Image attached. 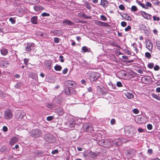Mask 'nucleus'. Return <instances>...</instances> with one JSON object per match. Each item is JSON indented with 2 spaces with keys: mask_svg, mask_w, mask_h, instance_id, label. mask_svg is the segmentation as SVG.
<instances>
[{
  "mask_svg": "<svg viewBox=\"0 0 160 160\" xmlns=\"http://www.w3.org/2000/svg\"><path fill=\"white\" fill-rule=\"evenodd\" d=\"M159 43L160 42L158 41V42H157L156 45L158 48L160 50V44Z\"/></svg>",
  "mask_w": 160,
  "mask_h": 160,
  "instance_id": "obj_60",
  "label": "nucleus"
},
{
  "mask_svg": "<svg viewBox=\"0 0 160 160\" xmlns=\"http://www.w3.org/2000/svg\"><path fill=\"white\" fill-rule=\"evenodd\" d=\"M9 20L11 22L12 24H14L15 23V20L13 18H9Z\"/></svg>",
  "mask_w": 160,
  "mask_h": 160,
  "instance_id": "obj_37",
  "label": "nucleus"
},
{
  "mask_svg": "<svg viewBox=\"0 0 160 160\" xmlns=\"http://www.w3.org/2000/svg\"><path fill=\"white\" fill-rule=\"evenodd\" d=\"M9 64V62L6 60H3L0 62V65L3 67H6Z\"/></svg>",
  "mask_w": 160,
  "mask_h": 160,
  "instance_id": "obj_13",
  "label": "nucleus"
},
{
  "mask_svg": "<svg viewBox=\"0 0 160 160\" xmlns=\"http://www.w3.org/2000/svg\"><path fill=\"white\" fill-rule=\"evenodd\" d=\"M58 153V151L57 149H55L52 152V154H57Z\"/></svg>",
  "mask_w": 160,
  "mask_h": 160,
  "instance_id": "obj_55",
  "label": "nucleus"
},
{
  "mask_svg": "<svg viewBox=\"0 0 160 160\" xmlns=\"http://www.w3.org/2000/svg\"><path fill=\"white\" fill-rule=\"evenodd\" d=\"M145 6H147L146 7L147 8V9L148 8V7H151L152 6L151 3L149 2H146V4L145 5Z\"/></svg>",
  "mask_w": 160,
  "mask_h": 160,
  "instance_id": "obj_38",
  "label": "nucleus"
},
{
  "mask_svg": "<svg viewBox=\"0 0 160 160\" xmlns=\"http://www.w3.org/2000/svg\"><path fill=\"white\" fill-rule=\"evenodd\" d=\"M59 58L61 59L60 60V61L61 62H63L64 61V60L63 59V56H59Z\"/></svg>",
  "mask_w": 160,
  "mask_h": 160,
  "instance_id": "obj_62",
  "label": "nucleus"
},
{
  "mask_svg": "<svg viewBox=\"0 0 160 160\" xmlns=\"http://www.w3.org/2000/svg\"><path fill=\"white\" fill-rule=\"evenodd\" d=\"M74 126V123L73 122L70 123L68 125V126L71 128L73 127Z\"/></svg>",
  "mask_w": 160,
  "mask_h": 160,
  "instance_id": "obj_57",
  "label": "nucleus"
},
{
  "mask_svg": "<svg viewBox=\"0 0 160 160\" xmlns=\"http://www.w3.org/2000/svg\"><path fill=\"white\" fill-rule=\"evenodd\" d=\"M141 14L142 16L145 18L147 20H151V15L145 12L142 11L141 12Z\"/></svg>",
  "mask_w": 160,
  "mask_h": 160,
  "instance_id": "obj_6",
  "label": "nucleus"
},
{
  "mask_svg": "<svg viewBox=\"0 0 160 160\" xmlns=\"http://www.w3.org/2000/svg\"><path fill=\"white\" fill-rule=\"evenodd\" d=\"M101 5L104 7H106L108 5V3L106 0H101Z\"/></svg>",
  "mask_w": 160,
  "mask_h": 160,
  "instance_id": "obj_22",
  "label": "nucleus"
},
{
  "mask_svg": "<svg viewBox=\"0 0 160 160\" xmlns=\"http://www.w3.org/2000/svg\"><path fill=\"white\" fill-rule=\"evenodd\" d=\"M48 108H50V109H52L53 108H55V107L53 106L52 104H49L47 105Z\"/></svg>",
  "mask_w": 160,
  "mask_h": 160,
  "instance_id": "obj_44",
  "label": "nucleus"
},
{
  "mask_svg": "<svg viewBox=\"0 0 160 160\" xmlns=\"http://www.w3.org/2000/svg\"><path fill=\"white\" fill-rule=\"evenodd\" d=\"M27 2L30 3L32 4H37L40 2V0H25Z\"/></svg>",
  "mask_w": 160,
  "mask_h": 160,
  "instance_id": "obj_23",
  "label": "nucleus"
},
{
  "mask_svg": "<svg viewBox=\"0 0 160 160\" xmlns=\"http://www.w3.org/2000/svg\"><path fill=\"white\" fill-rule=\"evenodd\" d=\"M13 116V114L11 111L8 109H7L4 112V118L7 119H11Z\"/></svg>",
  "mask_w": 160,
  "mask_h": 160,
  "instance_id": "obj_5",
  "label": "nucleus"
},
{
  "mask_svg": "<svg viewBox=\"0 0 160 160\" xmlns=\"http://www.w3.org/2000/svg\"><path fill=\"white\" fill-rule=\"evenodd\" d=\"M94 23L96 25L100 27H107L109 26V25L107 23L102 22L97 20H95Z\"/></svg>",
  "mask_w": 160,
  "mask_h": 160,
  "instance_id": "obj_7",
  "label": "nucleus"
},
{
  "mask_svg": "<svg viewBox=\"0 0 160 160\" xmlns=\"http://www.w3.org/2000/svg\"><path fill=\"white\" fill-rule=\"evenodd\" d=\"M25 113L22 110H18L15 112V116L17 119L19 120H22L25 115Z\"/></svg>",
  "mask_w": 160,
  "mask_h": 160,
  "instance_id": "obj_3",
  "label": "nucleus"
},
{
  "mask_svg": "<svg viewBox=\"0 0 160 160\" xmlns=\"http://www.w3.org/2000/svg\"><path fill=\"white\" fill-rule=\"evenodd\" d=\"M121 25L122 27H124L126 26L127 23L126 22L123 21L121 22Z\"/></svg>",
  "mask_w": 160,
  "mask_h": 160,
  "instance_id": "obj_53",
  "label": "nucleus"
},
{
  "mask_svg": "<svg viewBox=\"0 0 160 160\" xmlns=\"http://www.w3.org/2000/svg\"><path fill=\"white\" fill-rule=\"evenodd\" d=\"M52 64V62L51 61L47 60L44 62L45 67L48 69H51V66Z\"/></svg>",
  "mask_w": 160,
  "mask_h": 160,
  "instance_id": "obj_10",
  "label": "nucleus"
},
{
  "mask_svg": "<svg viewBox=\"0 0 160 160\" xmlns=\"http://www.w3.org/2000/svg\"><path fill=\"white\" fill-rule=\"evenodd\" d=\"M147 128L149 130H151L152 129V125L151 124H148L147 126Z\"/></svg>",
  "mask_w": 160,
  "mask_h": 160,
  "instance_id": "obj_49",
  "label": "nucleus"
},
{
  "mask_svg": "<svg viewBox=\"0 0 160 160\" xmlns=\"http://www.w3.org/2000/svg\"><path fill=\"white\" fill-rule=\"evenodd\" d=\"M133 113H135V114H138V113L139 112V111L137 108L134 109L133 110Z\"/></svg>",
  "mask_w": 160,
  "mask_h": 160,
  "instance_id": "obj_56",
  "label": "nucleus"
},
{
  "mask_svg": "<svg viewBox=\"0 0 160 160\" xmlns=\"http://www.w3.org/2000/svg\"><path fill=\"white\" fill-rule=\"evenodd\" d=\"M131 29V27L130 26H128L125 29V30L127 32L129 31Z\"/></svg>",
  "mask_w": 160,
  "mask_h": 160,
  "instance_id": "obj_51",
  "label": "nucleus"
},
{
  "mask_svg": "<svg viewBox=\"0 0 160 160\" xmlns=\"http://www.w3.org/2000/svg\"><path fill=\"white\" fill-rule=\"evenodd\" d=\"M138 4L141 6L142 8H144L145 9H147V8L146 7V6H145V4H143L140 2H138Z\"/></svg>",
  "mask_w": 160,
  "mask_h": 160,
  "instance_id": "obj_33",
  "label": "nucleus"
},
{
  "mask_svg": "<svg viewBox=\"0 0 160 160\" xmlns=\"http://www.w3.org/2000/svg\"><path fill=\"white\" fill-rule=\"evenodd\" d=\"M82 50L84 52H89L90 51V49L88 48L86 46H83L82 48Z\"/></svg>",
  "mask_w": 160,
  "mask_h": 160,
  "instance_id": "obj_26",
  "label": "nucleus"
},
{
  "mask_svg": "<svg viewBox=\"0 0 160 160\" xmlns=\"http://www.w3.org/2000/svg\"><path fill=\"white\" fill-rule=\"evenodd\" d=\"M75 84L74 82L71 81H67L65 82V84L68 88H73V85Z\"/></svg>",
  "mask_w": 160,
  "mask_h": 160,
  "instance_id": "obj_12",
  "label": "nucleus"
},
{
  "mask_svg": "<svg viewBox=\"0 0 160 160\" xmlns=\"http://www.w3.org/2000/svg\"><path fill=\"white\" fill-rule=\"evenodd\" d=\"M78 16L79 17L82 18L86 19L92 18L91 16H87L83 12L78 13Z\"/></svg>",
  "mask_w": 160,
  "mask_h": 160,
  "instance_id": "obj_14",
  "label": "nucleus"
},
{
  "mask_svg": "<svg viewBox=\"0 0 160 160\" xmlns=\"http://www.w3.org/2000/svg\"><path fill=\"white\" fill-rule=\"evenodd\" d=\"M146 47L150 51L152 50L153 44L150 41L148 40L147 42Z\"/></svg>",
  "mask_w": 160,
  "mask_h": 160,
  "instance_id": "obj_11",
  "label": "nucleus"
},
{
  "mask_svg": "<svg viewBox=\"0 0 160 160\" xmlns=\"http://www.w3.org/2000/svg\"><path fill=\"white\" fill-rule=\"evenodd\" d=\"M99 74L98 72H90L88 73L89 79L92 81L97 80L99 77Z\"/></svg>",
  "mask_w": 160,
  "mask_h": 160,
  "instance_id": "obj_4",
  "label": "nucleus"
},
{
  "mask_svg": "<svg viewBox=\"0 0 160 160\" xmlns=\"http://www.w3.org/2000/svg\"><path fill=\"white\" fill-rule=\"evenodd\" d=\"M154 66V64L152 63H150L148 65V67L150 68H152Z\"/></svg>",
  "mask_w": 160,
  "mask_h": 160,
  "instance_id": "obj_48",
  "label": "nucleus"
},
{
  "mask_svg": "<svg viewBox=\"0 0 160 160\" xmlns=\"http://www.w3.org/2000/svg\"><path fill=\"white\" fill-rule=\"evenodd\" d=\"M124 95L125 97L129 99L133 98L134 97L132 93L128 92L125 93Z\"/></svg>",
  "mask_w": 160,
  "mask_h": 160,
  "instance_id": "obj_21",
  "label": "nucleus"
},
{
  "mask_svg": "<svg viewBox=\"0 0 160 160\" xmlns=\"http://www.w3.org/2000/svg\"><path fill=\"white\" fill-rule=\"evenodd\" d=\"M137 72L139 73L142 74L143 73V71L142 69H140L138 70Z\"/></svg>",
  "mask_w": 160,
  "mask_h": 160,
  "instance_id": "obj_61",
  "label": "nucleus"
},
{
  "mask_svg": "<svg viewBox=\"0 0 160 160\" xmlns=\"http://www.w3.org/2000/svg\"><path fill=\"white\" fill-rule=\"evenodd\" d=\"M41 16L43 17L45 16H49L50 14L46 12H43L41 14Z\"/></svg>",
  "mask_w": 160,
  "mask_h": 160,
  "instance_id": "obj_41",
  "label": "nucleus"
},
{
  "mask_svg": "<svg viewBox=\"0 0 160 160\" xmlns=\"http://www.w3.org/2000/svg\"><path fill=\"white\" fill-rule=\"evenodd\" d=\"M137 8L135 6H132L131 7V10L133 12H136L137 10Z\"/></svg>",
  "mask_w": 160,
  "mask_h": 160,
  "instance_id": "obj_35",
  "label": "nucleus"
},
{
  "mask_svg": "<svg viewBox=\"0 0 160 160\" xmlns=\"http://www.w3.org/2000/svg\"><path fill=\"white\" fill-rule=\"evenodd\" d=\"M135 151L134 149H131L129 150L128 152L129 156H132L135 154Z\"/></svg>",
  "mask_w": 160,
  "mask_h": 160,
  "instance_id": "obj_25",
  "label": "nucleus"
},
{
  "mask_svg": "<svg viewBox=\"0 0 160 160\" xmlns=\"http://www.w3.org/2000/svg\"><path fill=\"white\" fill-rule=\"evenodd\" d=\"M152 96L153 98H155L157 100H160V97L159 96L154 93H152Z\"/></svg>",
  "mask_w": 160,
  "mask_h": 160,
  "instance_id": "obj_29",
  "label": "nucleus"
},
{
  "mask_svg": "<svg viewBox=\"0 0 160 160\" xmlns=\"http://www.w3.org/2000/svg\"><path fill=\"white\" fill-rule=\"evenodd\" d=\"M1 52L2 55L5 56L8 54V51L6 49H3L1 50Z\"/></svg>",
  "mask_w": 160,
  "mask_h": 160,
  "instance_id": "obj_27",
  "label": "nucleus"
},
{
  "mask_svg": "<svg viewBox=\"0 0 160 160\" xmlns=\"http://www.w3.org/2000/svg\"><path fill=\"white\" fill-rule=\"evenodd\" d=\"M85 6L88 9H90L91 8V7L90 4L88 3H86Z\"/></svg>",
  "mask_w": 160,
  "mask_h": 160,
  "instance_id": "obj_39",
  "label": "nucleus"
},
{
  "mask_svg": "<svg viewBox=\"0 0 160 160\" xmlns=\"http://www.w3.org/2000/svg\"><path fill=\"white\" fill-rule=\"evenodd\" d=\"M65 92L67 95H69L70 94V90L68 87L66 88L65 89Z\"/></svg>",
  "mask_w": 160,
  "mask_h": 160,
  "instance_id": "obj_30",
  "label": "nucleus"
},
{
  "mask_svg": "<svg viewBox=\"0 0 160 160\" xmlns=\"http://www.w3.org/2000/svg\"><path fill=\"white\" fill-rule=\"evenodd\" d=\"M83 129L86 131H91L93 128L92 126L88 124H85L83 126Z\"/></svg>",
  "mask_w": 160,
  "mask_h": 160,
  "instance_id": "obj_9",
  "label": "nucleus"
},
{
  "mask_svg": "<svg viewBox=\"0 0 160 160\" xmlns=\"http://www.w3.org/2000/svg\"><path fill=\"white\" fill-rule=\"evenodd\" d=\"M68 71V69L67 68H66L64 69L62 71V73L64 74H66Z\"/></svg>",
  "mask_w": 160,
  "mask_h": 160,
  "instance_id": "obj_58",
  "label": "nucleus"
},
{
  "mask_svg": "<svg viewBox=\"0 0 160 160\" xmlns=\"http://www.w3.org/2000/svg\"><path fill=\"white\" fill-rule=\"evenodd\" d=\"M54 69L57 71H60L62 68V67L60 65H56L54 67Z\"/></svg>",
  "mask_w": 160,
  "mask_h": 160,
  "instance_id": "obj_28",
  "label": "nucleus"
},
{
  "mask_svg": "<svg viewBox=\"0 0 160 160\" xmlns=\"http://www.w3.org/2000/svg\"><path fill=\"white\" fill-rule=\"evenodd\" d=\"M153 20L154 21H158L160 20V18L159 17H157L156 16H153Z\"/></svg>",
  "mask_w": 160,
  "mask_h": 160,
  "instance_id": "obj_40",
  "label": "nucleus"
},
{
  "mask_svg": "<svg viewBox=\"0 0 160 160\" xmlns=\"http://www.w3.org/2000/svg\"><path fill=\"white\" fill-rule=\"evenodd\" d=\"M53 118V116H49L47 117V120L48 121H50L52 120Z\"/></svg>",
  "mask_w": 160,
  "mask_h": 160,
  "instance_id": "obj_42",
  "label": "nucleus"
},
{
  "mask_svg": "<svg viewBox=\"0 0 160 160\" xmlns=\"http://www.w3.org/2000/svg\"><path fill=\"white\" fill-rule=\"evenodd\" d=\"M156 92H160V88L158 87L156 89Z\"/></svg>",
  "mask_w": 160,
  "mask_h": 160,
  "instance_id": "obj_64",
  "label": "nucleus"
},
{
  "mask_svg": "<svg viewBox=\"0 0 160 160\" xmlns=\"http://www.w3.org/2000/svg\"><path fill=\"white\" fill-rule=\"evenodd\" d=\"M34 44L32 43L28 44L26 47V50L27 52H30L31 50V47H34Z\"/></svg>",
  "mask_w": 160,
  "mask_h": 160,
  "instance_id": "obj_16",
  "label": "nucleus"
},
{
  "mask_svg": "<svg viewBox=\"0 0 160 160\" xmlns=\"http://www.w3.org/2000/svg\"><path fill=\"white\" fill-rule=\"evenodd\" d=\"M160 68H159V67L158 66V65H156V66H155L154 68V69L155 70V71H158V70H159V69Z\"/></svg>",
  "mask_w": 160,
  "mask_h": 160,
  "instance_id": "obj_54",
  "label": "nucleus"
},
{
  "mask_svg": "<svg viewBox=\"0 0 160 160\" xmlns=\"http://www.w3.org/2000/svg\"><path fill=\"white\" fill-rule=\"evenodd\" d=\"M53 138L51 135H48L46 137V139L47 141L49 143H52L53 141L52 139Z\"/></svg>",
  "mask_w": 160,
  "mask_h": 160,
  "instance_id": "obj_24",
  "label": "nucleus"
},
{
  "mask_svg": "<svg viewBox=\"0 0 160 160\" xmlns=\"http://www.w3.org/2000/svg\"><path fill=\"white\" fill-rule=\"evenodd\" d=\"M98 143L99 145L106 148L111 147L112 146L111 141L109 139H101L99 141Z\"/></svg>",
  "mask_w": 160,
  "mask_h": 160,
  "instance_id": "obj_2",
  "label": "nucleus"
},
{
  "mask_svg": "<svg viewBox=\"0 0 160 160\" xmlns=\"http://www.w3.org/2000/svg\"><path fill=\"white\" fill-rule=\"evenodd\" d=\"M55 112L60 116H63L64 113V110L59 108H57L55 109Z\"/></svg>",
  "mask_w": 160,
  "mask_h": 160,
  "instance_id": "obj_8",
  "label": "nucleus"
},
{
  "mask_svg": "<svg viewBox=\"0 0 160 160\" xmlns=\"http://www.w3.org/2000/svg\"><path fill=\"white\" fill-rule=\"evenodd\" d=\"M18 141V138L16 137L12 138L10 141L9 143L10 145H13L16 143Z\"/></svg>",
  "mask_w": 160,
  "mask_h": 160,
  "instance_id": "obj_18",
  "label": "nucleus"
},
{
  "mask_svg": "<svg viewBox=\"0 0 160 160\" xmlns=\"http://www.w3.org/2000/svg\"><path fill=\"white\" fill-rule=\"evenodd\" d=\"M117 86L119 87H120L122 86V84L120 82H118L116 83Z\"/></svg>",
  "mask_w": 160,
  "mask_h": 160,
  "instance_id": "obj_52",
  "label": "nucleus"
},
{
  "mask_svg": "<svg viewBox=\"0 0 160 160\" xmlns=\"http://www.w3.org/2000/svg\"><path fill=\"white\" fill-rule=\"evenodd\" d=\"M108 88L110 91H112L113 89H115L116 88L115 84H113L111 81L108 83Z\"/></svg>",
  "mask_w": 160,
  "mask_h": 160,
  "instance_id": "obj_15",
  "label": "nucleus"
},
{
  "mask_svg": "<svg viewBox=\"0 0 160 160\" xmlns=\"http://www.w3.org/2000/svg\"><path fill=\"white\" fill-rule=\"evenodd\" d=\"M123 15L124 16V18L125 19L129 21H131L132 20L131 18L127 14H124Z\"/></svg>",
  "mask_w": 160,
  "mask_h": 160,
  "instance_id": "obj_31",
  "label": "nucleus"
},
{
  "mask_svg": "<svg viewBox=\"0 0 160 160\" xmlns=\"http://www.w3.org/2000/svg\"><path fill=\"white\" fill-rule=\"evenodd\" d=\"M62 23L64 24L68 25H74V23L70 20H65L62 22Z\"/></svg>",
  "mask_w": 160,
  "mask_h": 160,
  "instance_id": "obj_19",
  "label": "nucleus"
},
{
  "mask_svg": "<svg viewBox=\"0 0 160 160\" xmlns=\"http://www.w3.org/2000/svg\"><path fill=\"white\" fill-rule=\"evenodd\" d=\"M29 59L27 58H24V63L26 65H27L28 64V62Z\"/></svg>",
  "mask_w": 160,
  "mask_h": 160,
  "instance_id": "obj_46",
  "label": "nucleus"
},
{
  "mask_svg": "<svg viewBox=\"0 0 160 160\" xmlns=\"http://www.w3.org/2000/svg\"><path fill=\"white\" fill-rule=\"evenodd\" d=\"M59 39L58 38L56 37L54 38V41L56 43H58L59 42Z\"/></svg>",
  "mask_w": 160,
  "mask_h": 160,
  "instance_id": "obj_45",
  "label": "nucleus"
},
{
  "mask_svg": "<svg viewBox=\"0 0 160 160\" xmlns=\"http://www.w3.org/2000/svg\"><path fill=\"white\" fill-rule=\"evenodd\" d=\"M100 18L104 21H105L107 20V18L104 15H101Z\"/></svg>",
  "mask_w": 160,
  "mask_h": 160,
  "instance_id": "obj_43",
  "label": "nucleus"
},
{
  "mask_svg": "<svg viewBox=\"0 0 160 160\" xmlns=\"http://www.w3.org/2000/svg\"><path fill=\"white\" fill-rule=\"evenodd\" d=\"M34 10L37 11H42L44 9L43 6L40 5H36L33 7Z\"/></svg>",
  "mask_w": 160,
  "mask_h": 160,
  "instance_id": "obj_17",
  "label": "nucleus"
},
{
  "mask_svg": "<svg viewBox=\"0 0 160 160\" xmlns=\"http://www.w3.org/2000/svg\"><path fill=\"white\" fill-rule=\"evenodd\" d=\"M132 45L133 46V48H135V50L136 51V52L137 53L138 50L136 46V43H134L132 44Z\"/></svg>",
  "mask_w": 160,
  "mask_h": 160,
  "instance_id": "obj_36",
  "label": "nucleus"
},
{
  "mask_svg": "<svg viewBox=\"0 0 160 160\" xmlns=\"http://www.w3.org/2000/svg\"><path fill=\"white\" fill-rule=\"evenodd\" d=\"M42 133V130L38 129H32L29 132L30 135L33 138H38L41 137Z\"/></svg>",
  "mask_w": 160,
  "mask_h": 160,
  "instance_id": "obj_1",
  "label": "nucleus"
},
{
  "mask_svg": "<svg viewBox=\"0 0 160 160\" xmlns=\"http://www.w3.org/2000/svg\"><path fill=\"white\" fill-rule=\"evenodd\" d=\"M119 9L123 10L124 9L125 7L123 5L121 4L119 6Z\"/></svg>",
  "mask_w": 160,
  "mask_h": 160,
  "instance_id": "obj_47",
  "label": "nucleus"
},
{
  "mask_svg": "<svg viewBox=\"0 0 160 160\" xmlns=\"http://www.w3.org/2000/svg\"><path fill=\"white\" fill-rule=\"evenodd\" d=\"M38 17L34 16L32 17L31 19V22L33 24H36L38 23Z\"/></svg>",
  "mask_w": 160,
  "mask_h": 160,
  "instance_id": "obj_20",
  "label": "nucleus"
},
{
  "mask_svg": "<svg viewBox=\"0 0 160 160\" xmlns=\"http://www.w3.org/2000/svg\"><path fill=\"white\" fill-rule=\"evenodd\" d=\"M125 52L128 55H132V56H133L135 55V54L134 53L130 51L128 49H126L125 50Z\"/></svg>",
  "mask_w": 160,
  "mask_h": 160,
  "instance_id": "obj_32",
  "label": "nucleus"
},
{
  "mask_svg": "<svg viewBox=\"0 0 160 160\" xmlns=\"http://www.w3.org/2000/svg\"><path fill=\"white\" fill-rule=\"evenodd\" d=\"M3 131L4 132H6L8 131V128L6 126H4L2 128Z\"/></svg>",
  "mask_w": 160,
  "mask_h": 160,
  "instance_id": "obj_50",
  "label": "nucleus"
},
{
  "mask_svg": "<svg viewBox=\"0 0 160 160\" xmlns=\"http://www.w3.org/2000/svg\"><path fill=\"white\" fill-rule=\"evenodd\" d=\"M145 55L146 57L149 59L151 57V54L149 52H146L145 53Z\"/></svg>",
  "mask_w": 160,
  "mask_h": 160,
  "instance_id": "obj_34",
  "label": "nucleus"
},
{
  "mask_svg": "<svg viewBox=\"0 0 160 160\" xmlns=\"http://www.w3.org/2000/svg\"><path fill=\"white\" fill-rule=\"evenodd\" d=\"M115 119H112L111 120V124L112 125L114 124L115 123Z\"/></svg>",
  "mask_w": 160,
  "mask_h": 160,
  "instance_id": "obj_59",
  "label": "nucleus"
},
{
  "mask_svg": "<svg viewBox=\"0 0 160 160\" xmlns=\"http://www.w3.org/2000/svg\"><path fill=\"white\" fill-rule=\"evenodd\" d=\"M148 152L149 154H152V150L151 149H149L148 150Z\"/></svg>",
  "mask_w": 160,
  "mask_h": 160,
  "instance_id": "obj_63",
  "label": "nucleus"
}]
</instances>
